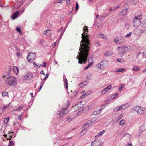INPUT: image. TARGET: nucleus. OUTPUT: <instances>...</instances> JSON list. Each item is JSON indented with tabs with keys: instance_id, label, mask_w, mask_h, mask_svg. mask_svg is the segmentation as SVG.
<instances>
[{
	"instance_id": "21",
	"label": "nucleus",
	"mask_w": 146,
	"mask_h": 146,
	"mask_svg": "<svg viewBox=\"0 0 146 146\" xmlns=\"http://www.w3.org/2000/svg\"><path fill=\"white\" fill-rule=\"evenodd\" d=\"M105 132V130H103L101 131H100L98 135H96L95 136V137L101 136H102V134Z\"/></svg>"
},
{
	"instance_id": "46",
	"label": "nucleus",
	"mask_w": 146,
	"mask_h": 146,
	"mask_svg": "<svg viewBox=\"0 0 146 146\" xmlns=\"http://www.w3.org/2000/svg\"><path fill=\"white\" fill-rule=\"evenodd\" d=\"M79 8V5L77 2L76 3V8L75 9L76 11H77Z\"/></svg>"
},
{
	"instance_id": "15",
	"label": "nucleus",
	"mask_w": 146,
	"mask_h": 146,
	"mask_svg": "<svg viewBox=\"0 0 146 146\" xmlns=\"http://www.w3.org/2000/svg\"><path fill=\"white\" fill-rule=\"evenodd\" d=\"M19 11H17L15 12V13H13V14L12 15V17L13 19H15L19 15Z\"/></svg>"
},
{
	"instance_id": "28",
	"label": "nucleus",
	"mask_w": 146,
	"mask_h": 146,
	"mask_svg": "<svg viewBox=\"0 0 146 146\" xmlns=\"http://www.w3.org/2000/svg\"><path fill=\"white\" fill-rule=\"evenodd\" d=\"M8 93L6 91H4L2 92V96H8Z\"/></svg>"
},
{
	"instance_id": "62",
	"label": "nucleus",
	"mask_w": 146,
	"mask_h": 146,
	"mask_svg": "<svg viewBox=\"0 0 146 146\" xmlns=\"http://www.w3.org/2000/svg\"><path fill=\"white\" fill-rule=\"evenodd\" d=\"M49 75V73H47V74H46V79H47V78L48 77Z\"/></svg>"
},
{
	"instance_id": "11",
	"label": "nucleus",
	"mask_w": 146,
	"mask_h": 146,
	"mask_svg": "<svg viewBox=\"0 0 146 146\" xmlns=\"http://www.w3.org/2000/svg\"><path fill=\"white\" fill-rule=\"evenodd\" d=\"M106 63L105 61L104 60L102 61L99 63L98 65V68L99 69H102L106 66L105 64Z\"/></svg>"
},
{
	"instance_id": "18",
	"label": "nucleus",
	"mask_w": 146,
	"mask_h": 146,
	"mask_svg": "<svg viewBox=\"0 0 146 146\" xmlns=\"http://www.w3.org/2000/svg\"><path fill=\"white\" fill-rule=\"evenodd\" d=\"M121 110H122L121 107V106H118L117 107L114 108L113 109V111L115 112Z\"/></svg>"
},
{
	"instance_id": "20",
	"label": "nucleus",
	"mask_w": 146,
	"mask_h": 146,
	"mask_svg": "<svg viewBox=\"0 0 146 146\" xmlns=\"http://www.w3.org/2000/svg\"><path fill=\"white\" fill-rule=\"evenodd\" d=\"M146 129V124H143L141 126V130L142 132L143 131Z\"/></svg>"
},
{
	"instance_id": "42",
	"label": "nucleus",
	"mask_w": 146,
	"mask_h": 146,
	"mask_svg": "<svg viewBox=\"0 0 146 146\" xmlns=\"http://www.w3.org/2000/svg\"><path fill=\"white\" fill-rule=\"evenodd\" d=\"M117 60L119 62H124V60L123 59H118Z\"/></svg>"
},
{
	"instance_id": "2",
	"label": "nucleus",
	"mask_w": 146,
	"mask_h": 146,
	"mask_svg": "<svg viewBox=\"0 0 146 146\" xmlns=\"http://www.w3.org/2000/svg\"><path fill=\"white\" fill-rule=\"evenodd\" d=\"M118 51L119 55L121 57H122L125 53L130 52L133 50V48L130 46H121L117 48Z\"/></svg>"
},
{
	"instance_id": "26",
	"label": "nucleus",
	"mask_w": 146,
	"mask_h": 146,
	"mask_svg": "<svg viewBox=\"0 0 146 146\" xmlns=\"http://www.w3.org/2000/svg\"><path fill=\"white\" fill-rule=\"evenodd\" d=\"M91 74L90 73H88L86 76V79L87 80H91Z\"/></svg>"
},
{
	"instance_id": "9",
	"label": "nucleus",
	"mask_w": 146,
	"mask_h": 146,
	"mask_svg": "<svg viewBox=\"0 0 146 146\" xmlns=\"http://www.w3.org/2000/svg\"><path fill=\"white\" fill-rule=\"evenodd\" d=\"M33 77L32 73L29 72L25 74L22 77L23 79L24 80H29L32 79Z\"/></svg>"
},
{
	"instance_id": "6",
	"label": "nucleus",
	"mask_w": 146,
	"mask_h": 146,
	"mask_svg": "<svg viewBox=\"0 0 146 146\" xmlns=\"http://www.w3.org/2000/svg\"><path fill=\"white\" fill-rule=\"evenodd\" d=\"M133 109L140 115H143L144 114L145 111L144 108L138 106L134 107Z\"/></svg>"
},
{
	"instance_id": "58",
	"label": "nucleus",
	"mask_w": 146,
	"mask_h": 146,
	"mask_svg": "<svg viewBox=\"0 0 146 146\" xmlns=\"http://www.w3.org/2000/svg\"><path fill=\"white\" fill-rule=\"evenodd\" d=\"M12 136H13V135H10L9 136V138H8L7 139V140H11V138H12Z\"/></svg>"
},
{
	"instance_id": "54",
	"label": "nucleus",
	"mask_w": 146,
	"mask_h": 146,
	"mask_svg": "<svg viewBox=\"0 0 146 146\" xmlns=\"http://www.w3.org/2000/svg\"><path fill=\"white\" fill-rule=\"evenodd\" d=\"M143 56L144 58H146V51L143 53Z\"/></svg>"
},
{
	"instance_id": "52",
	"label": "nucleus",
	"mask_w": 146,
	"mask_h": 146,
	"mask_svg": "<svg viewBox=\"0 0 146 146\" xmlns=\"http://www.w3.org/2000/svg\"><path fill=\"white\" fill-rule=\"evenodd\" d=\"M73 95L69 96V97H73L75 96L77 94L76 92H74V93H73Z\"/></svg>"
},
{
	"instance_id": "50",
	"label": "nucleus",
	"mask_w": 146,
	"mask_h": 146,
	"mask_svg": "<svg viewBox=\"0 0 146 146\" xmlns=\"http://www.w3.org/2000/svg\"><path fill=\"white\" fill-rule=\"evenodd\" d=\"M87 130V129L86 128H84V129H82V131H81V133L83 132V133H85L86 132Z\"/></svg>"
},
{
	"instance_id": "56",
	"label": "nucleus",
	"mask_w": 146,
	"mask_h": 146,
	"mask_svg": "<svg viewBox=\"0 0 146 146\" xmlns=\"http://www.w3.org/2000/svg\"><path fill=\"white\" fill-rule=\"evenodd\" d=\"M9 106L8 105H6L5 106H3V108H2V109L3 110V109H6L7 107H8Z\"/></svg>"
},
{
	"instance_id": "44",
	"label": "nucleus",
	"mask_w": 146,
	"mask_h": 146,
	"mask_svg": "<svg viewBox=\"0 0 146 146\" xmlns=\"http://www.w3.org/2000/svg\"><path fill=\"white\" fill-rule=\"evenodd\" d=\"M88 95V94H87V93H85L81 96L80 98V99L83 98L85 97Z\"/></svg>"
},
{
	"instance_id": "40",
	"label": "nucleus",
	"mask_w": 146,
	"mask_h": 146,
	"mask_svg": "<svg viewBox=\"0 0 146 146\" xmlns=\"http://www.w3.org/2000/svg\"><path fill=\"white\" fill-rule=\"evenodd\" d=\"M14 143L13 141H11L9 142V144L8 146H13V145Z\"/></svg>"
},
{
	"instance_id": "63",
	"label": "nucleus",
	"mask_w": 146,
	"mask_h": 146,
	"mask_svg": "<svg viewBox=\"0 0 146 146\" xmlns=\"http://www.w3.org/2000/svg\"><path fill=\"white\" fill-rule=\"evenodd\" d=\"M41 74H43L44 75H45V74L44 73V71L43 70H42L40 72Z\"/></svg>"
},
{
	"instance_id": "61",
	"label": "nucleus",
	"mask_w": 146,
	"mask_h": 146,
	"mask_svg": "<svg viewBox=\"0 0 146 146\" xmlns=\"http://www.w3.org/2000/svg\"><path fill=\"white\" fill-rule=\"evenodd\" d=\"M92 58H92V57H90L89 58L88 60V62H89V61H90V60H92Z\"/></svg>"
},
{
	"instance_id": "33",
	"label": "nucleus",
	"mask_w": 146,
	"mask_h": 146,
	"mask_svg": "<svg viewBox=\"0 0 146 146\" xmlns=\"http://www.w3.org/2000/svg\"><path fill=\"white\" fill-rule=\"evenodd\" d=\"M125 136H127V137H128L129 138V139H130L131 138V135L128 134V133H126L123 136V137H125Z\"/></svg>"
},
{
	"instance_id": "27",
	"label": "nucleus",
	"mask_w": 146,
	"mask_h": 146,
	"mask_svg": "<svg viewBox=\"0 0 146 146\" xmlns=\"http://www.w3.org/2000/svg\"><path fill=\"white\" fill-rule=\"evenodd\" d=\"M93 64V62L92 61L90 63H89V64L85 68V69H88L89 67L91 66Z\"/></svg>"
},
{
	"instance_id": "38",
	"label": "nucleus",
	"mask_w": 146,
	"mask_h": 146,
	"mask_svg": "<svg viewBox=\"0 0 146 146\" xmlns=\"http://www.w3.org/2000/svg\"><path fill=\"white\" fill-rule=\"evenodd\" d=\"M137 0H133L132 1V4L133 5H135L137 3Z\"/></svg>"
},
{
	"instance_id": "48",
	"label": "nucleus",
	"mask_w": 146,
	"mask_h": 146,
	"mask_svg": "<svg viewBox=\"0 0 146 146\" xmlns=\"http://www.w3.org/2000/svg\"><path fill=\"white\" fill-rule=\"evenodd\" d=\"M141 33H146V29H141L139 30Z\"/></svg>"
},
{
	"instance_id": "3",
	"label": "nucleus",
	"mask_w": 146,
	"mask_h": 146,
	"mask_svg": "<svg viewBox=\"0 0 146 146\" xmlns=\"http://www.w3.org/2000/svg\"><path fill=\"white\" fill-rule=\"evenodd\" d=\"M17 82L16 79L14 77L11 76L7 78L5 84L7 86H15L16 85Z\"/></svg>"
},
{
	"instance_id": "55",
	"label": "nucleus",
	"mask_w": 146,
	"mask_h": 146,
	"mask_svg": "<svg viewBox=\"0 0 146 146\" xmlns=\"http://www.w3.org/2000/svg\"><path fill=\"white\" fill-rule=\"evenodd\" d=\"M63 0H58V1H57V2H54V3H62V1H63Z\"/></svg>"
},
{
	"instance_id": "43",
	"label": "nucleus",
	"mask_w": 146,
	"mask_h": 146,
	"mask_svg": "<svg viewBox=\"0 0 146 146\" xmlns=\"http://www.w3.org/2000/svg\"><path fill=\"white\" fill-rule=\"evenodd\" d=\"M118 95V93L117 92H116L114 94V96H113V98H112V100H113L114 99V98H116L117 96Z\"/></svg>"
},
{
	"instance_id": "22",
	"label": "nucleus",
	"mask_w": 146,
	"mask_h": 146,
	"mask_svg": "<svg viewBox=\"0 0 146 146\" xmlns=\"http://www.w3.org/2000/svg\"><path fill=\"white\" fill-rule=\"evenodd\" d=\"M13 71L17 75L18 73V68L16 66H14L13 68Z\"/></svg>"
},
{
	"instance_id": "51",
	"label": "nucleus",
	"mask_w": 146,
	"mask_h": 146,
	"mask_svg": "<svg viewBox=\"0 0 146 146\" xmlns=\"http://www.w3.org/2000/svg\"><path fill=\"white\" fill-rule=\"evenodd\" d=\"M103 106V105H102L101 106V108L99 109V110H98V111L100 112V113H101V112H102V111L103 110V108L102 106Z\"/></svg>"
},
{
	"instance_id": "29",
	"label": "nucleus",
	"mask_w": 146,
	"mask_h": 146,
	"mask_svg": "<svg viewBox=\"0 0 146 146\" xmlns=\"http://www.w3.org/2000/svg\"><path fill=\"white\" fill-rule=\"evenodd\" d=\"M133 70L139 71L140 70V68L138 67H135L133 68L132 69Z\"/></svg>"
},
{
	"instance_id": "47",
	"label": "nucleus",
	"mask_w": 146,
	"mask_h": 146,
	"mask_svg": "<svg viewBox=\"0 0 146 146\" xmlns=\"http://www.w3.org/2000/svg\"><path fill=\"white\" fill-rule=\"evenodd\" d=\"M16 30L17 31H18V32H19L21 34V30L19 27H16Z\"/></svg>"
},
{
	"instance_id": "53",
	"label": "nucleus",
	"mask_w": 146,
	"mask_h": 146,
	"mask_svg": "<svg viewBox=\"0 0 146 146\" xmlns=\"http://www.w3.org/2000/svg\"><path fill=\"white\" fill-rule=\"evenodd\" d=\"M23 115L22 114H21V115H19L18 116V119L19 120H20L21 119V117L23 116Z\"/></svg>"
},
{
	"instance_id": "25",
	"label": "nucleus",
	"mask_w": 146,
	"mask_h": 146,
	"mask_svg": "<svg viewBox=\"0 0 146 146\" xmlns=\"http://www.w3.org/2000/svg\"><path fill=\"white\" fill-rule=\"evenodd\" d=\"M86 82H82L80 83L79 84V86L81 88H82L84 86H85L86 85V84H85V83H86Z\"/></svg>"
},
{
	"instance_id": "5",
	"label": "nucleus",
	"mask_w": 146,
	"mask_h": 146,
	"mask_svg": "<svg viewBox=\"0 0 146 146\" xmlns=\"http://www.w3.org/2000/svg\"><path fill=\"white\" fill-rule=\"evenodd\" d=\"M139 17L138 16L135 17L133 19V24L135 27H137L140 25L141 20Z\"/></svg>"
},
{
	"instance_id": "57",
	"label": "nucleus",
	"mask_w": 146,
	"mask_h": 146,
	"mask_svg": "<svg viewBox=\"0 0 146 146\" xmlns=\"http://www.w3.org/2000/svg\"><path fill=\"white\" fill-rule=\"evenodd\" d=\"M66 3L68 5H70V0H66Z\"/></svg>"
},
{
	"instance_id": "7",
	"label": "nucleus",
	"mask_w": 146,
	"mask_h": 146,
	"mask_svg": "<svg viewBox=\"0 0 146 146\" xmlns=\"http://www.w3.org/2000/svg\"><path fill=\"white\" fill-rule=\"evenodd\" d=\"M36 57V55L35 53L30 52L27 56V60L28 62H32L35 60Z\"/></svg>"
},
{
	"instance_id": "39",
	"label": "nucleus",
	"mask_w": 146,
	"mask_h": 146,
	"mask_svg": "<svg viewBox=\"0 0 146 146\" xmlns=\"http://www.w3.org/2000/svg\"><path fill=\"white\" fill-rule=\"evenodd\" d=\"M132 34V32H129V33L127 34L126 36L125 37H129Z\"/></svg>"
},
{
	"instance_id": "36",
	"label": "nucleus",
	"mask_w": 146,
	"mask_h": 146,
	"mask_svg": "<svg viewBox=\"0 0 146 146\" xmlns=\"http://www.w3.org/2000/svg\"><path fill=\"white\" fill-rule=\"evenodd\" d=\"M9 117H7L5 119L4 121V123L5 124H7L9 120Z\"/></svg>"
},
{
	"instance_id": "23",
	"label": "nucleus",
	"mask_w": 146,
	"mask_h": 146,
	"mask_svg": "<svg viewBox=\"0 0 146 146\" xmlns=\"http://www.w3.org/2000/svg\"><path fill=\"white\" fill-rule=\"evenodd\" d=\"M121 107L122 110H125L127 108L129 107L128 105L125 104L122 105L121 106Z\"/></svg>"
},
{
	"instance_id": "49",
	"label": "nucleus",
	"mask_w": 146,
	"mask_h": 146,
	"mask_svg": "<svg viewBox=\"0 0 146 146\" xmlns=\"http://www.w3.org/2000/svg\"><path fill=\"white\" fill-rule=\"evenodd\" d=\"M125 26L127 29H128L129 27V25L128 23H126L125 25Z\"/></svg>"
},
{
	"instance_id": "10",
	"label": "nucleus",
	"mask_w": 146,
	"mask_h": 146,
	"mask_svg": "<svg viewBox=\"0 0 146 146\" xmlns=\"http://www.w3.org/2000/svg\"><path fill=\"white\" fill-rule=\"evenodd\" d=\"M94 144V146H102L103 143L101 142V141L100 140L99 141L97 140H95L92 142V144Z\"/></svg>"
},
{
	"instance_id": "32",
	"label": "nucleus",
	"mask_w": 146,
	"mask_h": 146,
	"mask_svg": "<svg viewBox=\"0 0 146 146\" xmlns=\"http://www.w3.org/2000/svg\"><path fill=\"white\" fill-rule=\"evenodd\" d=\"M125 123V121L122 119L119 122V125H123Z\"/></svg>"
},
{
	"instance_id": "17",
	"label": "nucleus",
	"mask_w": 146,
	"mask_h": 146,
	"mask_svg": "<svg viewBox=\"0 0 146 146\" xmlns=\"http://www.w3.org/2000/svg\"><path fill=\"white\" fill-rule=\"evenodd\" d=\"M23 107V106L21 105L20 106L17 108L13 110L12 111L13 112H15V111H20L22 109Z\"/></svg>"
},
{
	"instance_id": "37",
	"label": "nucleus",
	"mask_w": 146,
	"mask_h": 146,
	"mask_svg": "<svg viewBox=\"0 0 146 146\" xmlns=\"http://www.w3.org/2000/svg\"><path fill=\"white\" fill-rule=\"evenodd\" d=\"M112 88V85H110L108 86L107 87H106L105 89L107 90V91H108L109 90L111 89Z\"/></svg>"
},
{
	"instance_id": "8",
	"label": "nucleus",
	"mask_w": 146,
	"mask_h": 146,
	"mask_svg": "<svg viewBox=\"0 0 146 146\" xmlns=\"http://www.w3.org/2000/svg\"><path fill=\"white\" fill-rule=\"evenodd\" d=\"M115 42L117 44H120L124 42L125 39L123 36L116 37L114 39Z\"/></svg>"
},
{
	"instance_id": "24",
	"label": "nucleus",
	"mask_w": 146,
	"mask_h": 146,
	"mask_svg": "<svg viewBox=\"0 0 146 146\" xmlns=\"http://www.w3.org/2000/svg\"><path fill=\"white\" fill-rule=\"evenodd\" d=\"M73 119V118L72 117L70 116V115H68L67 117V121L68 122H70Z\"/></svg>"
},
{
	"instance_id": "64",
	"label": "nucleus",
	"mask_w": 146,
	"mask_h": 146,
	"mask_svg": "<svg viewBox=\"0 0 146 146\" xmlns=\"http://www.w3.org/2000/svg\"><path fill=\"white\" fill-rule=\"evenodd\" d=\"M127 146H132V145L131 144L128 143L127 145Z\"/></svg>"
},
{
	"instance_id": "59",
	"label": "nucleus",
	"mask_w": 146,
	"mask_h": 146,
	"mask_svg": "<svg viewBox=\"0 0 146 146\" xmlns=\"http://www.w3.org/2000/svg\"><path fill=\"white\" fill-rule=\"evenodd\" d=\"M21 53L20 52H18L16 54L17 56L19 57L20 56Z\"/></svg>"
},
{
	"instance_id": "41",
	"label": "nucleus",
	"mask_w": 146,
	"mask_h": 146,
	"mask_svg": "<svg viewBox=\"0 0 146 146\" xmlns=\"http://www.w3.org/2000/svg\"><path fill=\"white\" fill-rule=\"evenodd\" d=\"M124 87V86L123 85H121V86L120 87L118 91H119L121 92L122 90V89Z\"/></svg>"
},
{
	"instance_id": "31",
	"label": "nucleus",
	"mask_w": 146,
	"mask_h": 146,
	"mask_svg": "<svg viewBox=\"0 0 146 146\" xmlns=\"http://www.w3.org/2000/svg\"><path fill=\"white\" fill-rule=\"evenodd\" d=\"M100 113L98 110L94 111L92 113L93 115H97L100 114Z\"/></svg>"
},
{
	"instance_id": "14",
	"label": "nucleus",
	"mask_w": 146,
	"mask_h": 146,
	"mask_svg": "<svg viewBox=\"0 0 146 146\" xmlns=\"http://www.w3.org/2000/svg\"><path fill=\"white\" fill-rule=\"evenodd\" d=\"M33 66L34 67L36 68H39L41 66H42V67H45L46 66V62H44V65L43 66H42V65H37L34 62L33 63Z\"/></svg>"
},
{
	"instance_id": "16",
	"label": "nucleus",
	"mask_w": 146,
	"mask_h": 146,
	"mask_svg": "<svg viewBox=\"0 0 146 146\" xmlns=\"http://www.w3.org/2000/svg\"><path fill=\"white\" fill-rule=\"evenodd\" d=\"M127 11V9H124L119 14L121 15H124L126 14Z\"/></svg>"
},
{
	"instance_id": "30",
	"label": "nucleus",
	"mask_w": 146,
	"mask_h": 146,
	"mask_svg": "<svg viewBox=\"0 0 146 146\" xmlns=\"http://www.w3.org/2000/svg\"><path fill=\"white\" fill-rule=\"evenodd\" d=\"M125 70V69L123 68H118L117 70V72H123Z\"/></svg>"
},
{
	"instance_id": "34",
	"label": "nucleus",
	"mask_w": 146,
	"mask_h": 146,
	"mask_svg": "<svg viewBox=\"0 0 146 146\" xmlns=\"http://www.w3.org/2000/svg\"><path fill=\"white\" fill-rule=\"evenodd\" d=\"M108 91L105 88L104 89H103L101 91V94L102 95H104Z\"/></svg>"
},
{
	"instance_id": "19",
	"label": "nucleus",
	"mask_w": 146,
	"mask_h": 146,
	"mask_svg": "<svg viewBox=\"0 0 146 146\" xmlns=\"http://www.w3.org/2000/svg\"><path fill=\"white\" fill-rule=\"evenodd\" d=\"M64 85L65 86V87L66 89L67 90H68V84L67 82V80L66 78H65V79L64 80Z\"/></svg>"
},
{
	"instance_id": "60",
	"label": "nucleus",
	"mask_w": 146,
	"mask_h": 146,
	"mask_svg": "<svg viewBox=\"0 0 146 146\" xmlns=\"http://www.w3.org/2000/svg\"><path fill=\"white\" fill-rule=\"evenodd\" d=\"M62 28L61 27L59 29H58L57 30V32L58 33L60 32L62 30Z\"/></svg>"
},
{
	"instance_id": "4",
	"label": "nucleus",
	"mask_w": 146,
	"mask_h": 146,
	"mask_svg": "<svg viewBox=\"0 0 146 146\" xmlns=\"http://www.w3.org/2000/svg\"><path fill=\"white\" fill-rule=\"evenodd\" d=\"M68 107L62 108L61 109L59 110L57 113L58 117H62L64 114L67 113L68 111L67 110Z\"/></svg>"
},
{
	"instance_id": "35",
	"label": "nucleus",
	"mask_w": 146,
	"mask_h": 146,
	"mask_svg": "<svg viewBox=\"0 0 146 146\" xmlns=\"http://www.w3.org/2000/svg\"><path fill=\"white\" fill-rule=\"evenodd\" d=\"M99 35L100 37L102 38L105 39L106 38L105 36L103 34L100 33V34Z\"/></svg>"
},
{
	"instance_id": "1",
	"label": "nucleus",
	"mask_w": 146,
	"mask_h": 146,
	"mask_svg": "<svg viewBox=\"0 0 146 146\" xmlns=\"http://www.w3.org/2000/svg\"><path fill=\"white\" fill-rule=\"evenodd\" d=\"M89 35L84 33L82 34V40L80 42V47L78 55L76 57L79 60L78 63L81 64L83 63L85 64L86 62L88 57L89 55V52L90 49V41L89 39Z\"/></svg>"
},
{
	"instance_id": "13",
	"label": "nucleus",
	"mask_w": 146,
	"mask_h": 146,
	"mask_svg": "<svg viewBox=\"0 0 146 146\" xmlns=\"http://www.w3.org/2000/svg\"><path fill=\"white\" fill-rule=\"evenodd\" d=\"M113 54V52L111 50H108L104 53V56L106 57L112 55Z\"/></svg>"
},
{
	"instance_id": "45",
	"label": "nucleus",
	"mask_w": 146,
	"mask_h": 146,
	"mask_svg": "<svg viewBox=\"0 0 146 146\" xmlns=\"http://www.w3.org/2000/svg\"><path fill=\"white\" fill-rule=\"evenodd\" d=\"M88 27H87L86 26H84V29L83 30L85 32H88V31H87L88 30Z\"/></svg>"
},
{
	"instance_id": "12",
	"label": "nucleus",
	"mask_w": 146,
	"mask_h": 146,
	"mask_svg": "<svg viewBox=\"0 0 146 146\" xmlns=\"http://www.w3.org/2000/svg\"><path fill=\"white\" fill-rule=\"evenodd\" d=\"M81 102H79L78 104L73 106L72 107V108L73 109H75V111H77L79 109H80L82 107V106L81 105Z\"/></svg>"
}]
</instances>
